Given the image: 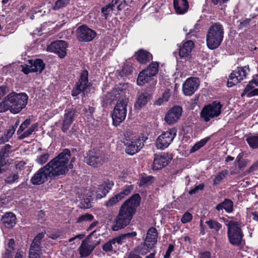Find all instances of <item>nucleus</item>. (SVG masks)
<instances>
[{"label":"nucleus","mask_w":258,"mask_h":258,"mask_svg":"<svg viewBox=\"0 0 258 258\" xmlns=\"http://www.w3.org/2000/svg\"><path fill=\"white\" fill-rule=\"evenodd\" d=\"M67 154L57 155L47 164L40 168L31 177V182L34 185L41 184L49 179H53L68 172L67 166Z\"/></svg>","instance_id":"nucleus-1"},{"label":"nucleus","mask_w":258,"mask_h":258,"mask_svg":"<svg viewBox=\"0 0 258 258\" xmlns=\"http://www.w3.org/2000/svg\"><path fill=\"white\" fill-rule=\"evenodd\" d=\"M127 87V84H119L108 95L111 101H117L112 115L113 123L115 126L118 125L126 117L128 99L125 94Z\"/></svg>","instance_id":"nucleus-2"},{"label":"nucleus","mask_w":258,"mask_h":258,"mask_svg":"<svg viewBox=\"0 0 258 258\" xmlns=\"http://www.w3.org/2000/svg\"><path fill=\"white\" fill-rule=\"evenodd\" d=\"M141 197L138 194L134 195L121 206L112 229L117 231L127 226L133 218L137 207L139 205Z\"/></svg>","instance_id":"nucleus-3"},{"label":"nucleus","mask_w":258,"mask_h":258,"mask_svg":"<svg viewBox=\"0 0 258 258\" xmlns=\"http://www.w3.org/2000/svg\"><path fill=\"white\" fill-rule=\"evenodd\" d=\"M28 99V96L26 93L12 92L0 103V112L9 110L12 113H18L26 107Z\"/></svg>","instance_id":"nucleus-4"},{"label":"nucleus","mask_w":258,"mask_h":258,"mask_svg":"<svg viewBox=\"0 0 258 258\" xmlns=\"http://www.w3.org/2000/svg\"><path fill=\"white\" fill-rule=\"evenodd\" d=\"M224 37V30L219 23L213 24L208 30L206 34L207 47L212 50L218 48L221 44Z\"/></svg>","instance_id":"nucleus-5"},{"label":"nucleus","mask_w":258,"mask_h":258,"mask_svg":"<svg viewBox=\"0 0 258 258\" xmlns=\"http://www.w3.org/2000/svg\"><path fill=\"white\" fill-rule=\"evenodd\" d=\"M158 233L157 230L154 228H150L147 231V236L143 243L139 246V252L140 254L144 255L152 249L157 241Z\"/></svg>","instance_id":"nucleus-6"},{"label":"nucleus","mask_w":258,"mask_h":258,"mask_svg":"<svg viewBox=\"0 0 258 258\" xmlns=\"http://www.w3.org/2000/svg\"><path fill=\"white\" fill-rule=\"evenodd\" d=\"M222 107L221 103L216 101L206 105L201 112V117L205 121L208 122L210 119L220 115Z\"/></svg>","instance_id":"nucleus-7"},{"label":"nucleus","mask_w":258,"mask_h":258,"mask_svg":"<svg viewBox=\"0 0 258 258\" xmlns=\"http://www.w3.org/2000/svg\"><path fill=\"white\" fill-rule=\"evenodd\" d=\"M250 69L248 66L237 67L230 75L227 85L228 87H232L246 78Z\"/></svg>","instance_id":"nucleus-8"},{"label":"nucleus","mask_w":258,"mask_h":258,"mask_svg":"<svg viewBox=\"0 0 258 258\" xmlns=\"http://www.w3.org/2000/svg\"><path fill=\"white\" fill-rule=\"evenodd\" d=\"M228 237L230 243L235 246L239 245L242 240L241 229L234 222L231 221L228 224Z\"/></svg>","instance_id":"nucleus-9"},{"label":"nucleus","mask_w":258,"mask_h":258,"mask_svg":"<svg viewBox=\"0 0 258 258\" xmlns=\"http://www.w3.org/2000/svg\"><path fill=\"white\" fill-rule=\"evenodd\" d=\"M176 136V130L172 128L160 135L156 141V147L158 149L164 150L172 142Z\"/></svg>","instance_id":"nucleus-10"},{"label":"nucleus","mask_w":258,"mask_h":258,"mask_svg":"<svg viewBox=\"0 0 258 258\" xmlns=\"http://www.w3.org/2000/svg\"><path fill=\"white\" fill-rule=\"evenodd\" d=\"M89 86L88 72L86 70H84L80 75L78 82L72 91V96H77L87 89Z\"/></svg>","instance_id":"nucleus-11"},{"label":"nucleus","mask_w":258,"mask_h":258,"mask_svg":"<svg viewBox=\"0 0 258 258\" xmlns=\"http://www.w3.org/2000/svg\"><path fill=\"white\" fill-rule=\"evenodd\" d=\"M77 36L79 41L89 42L95 37L96 33L87 26L82 25L77 29Z\"/></svg>","instance_id":"nucleus-12"},{"label":"nucleus","mask_w":258,"mask_h":258,"mask_svg":"<svg viewBox=\"0 0 258 258\" xmlns=\"http://www.w3.org/2000/svg\"><path fill=\"white\" fill-rule=\"evenodd\" d=\"M182 113V107L180 106L175 105L166 113L164 120L168 125L174 124L179 120Z\"/></svg>","instance_id":"nucleus-13"},{"label":"nucleus","mask_w":258,"mask_h":258,"mask_svg":"<svg viewBox=\"0 0 258 258\" xmlns=\"http://www.w3.org/2000/svg\"><path fill=\"white\" fill-rule=\"evenodd\" d=\"M68 43L63 40H57L52 42L47 47V50L57 54L60 58H63L67 54Z\"/></svg>","instance_id":"nucleus-14"},{"label":"nucleus","mask_w":258,"mask_h":258,"mask_svg":"<svg viewBox=\"0 0 258 258\" xmlns=\"http://www.w3.org/2000/svg\"><path fill=\"white\" fill-rule=\"evenodd\" d=\"M200 81L198 78L187 79L182 85V91L186 96L192 95L198 89Z\"/></svg>","instance_id":"nucleus-15"},{"label":"nucleus","mask_w":258,"mask_h":258,"mask_svg":"<svg viewBox=\"0 0 258 258\" xmlns=\"http://www.w3.org/2000/svg\"><path fill=\"white\" fill-rule=\"evenodd\" d=\"M194 46V42L187 40L183 42L181 46H179L178 54L180 58L185 61L188 60L191 57V51Z\"/></svg>","instance_id":"nucleus-16"},{"label":"nucleus","mask_w":258,"mask_h":258,"mask_svg":"<svg viewBox=\"0 0 258 258\" xmlns=\"http://www.w3.org/2000/svg\"><path fill=\"white\" fill-rule=\"evenodd\" d=\"M144 141L142 138H138L134 140L126 142L125 152L130 155H133L138 153L143 147Z\"/></svg>","instance_id":"nucleus-17"},{"label":"nucleus","mask_w":258,"mask_h":258,"mask_svg":"<svg viewBox=\"0 0 258 258\" xmlns=\"http://www.w3.org/2000/svg\"><path fill=\"white\" fill-rule=\"evenodd\" d=\"M171 157L167 153H163L161 155H155L153 164V169L158 170L167 165Z\"/></svg>","instance_id":"nucleus-18"},{"label":"nucleus","mask_w":258,"mask_h":258,"mask_svg":"<svg viewBox=\"0 0 258 258\" xmlns=\"http://www.w3.org/2000/svg\"><path fill=\"white\" fill-rule=\"evenodd\" d=\"M105 161L104 155L100 153H90L86 159V163L94 167H98Z\"/></svg>","instance_id":"nucleus-19"},{"label":"nucleus","mask_w":258,"mask_h":258,"mask_svg":"<svg viewBox=\"0 0 258 258\" xmlns=\"http://www.w3.org/2000/svg\"><path fill=\"white\" fill-rule=\"evenodd\" d=\"M114 185L112 181L106 180L99 185L96 191V197L97 199H101L105 197Z\"/></svg>","instance_id":"nucleus-20"},{"label":"nucleus","mask_w":258,"mask_h":258,"mask_svg":"<svg viewBox=\"0 0 258 258\" xmlns=\"http://www.w3.org/2000/svg\"><path fill=\"white\" fill-rule=\"evenodd\" d=\"M76 114V111L74 109L66 111L62 121L61 130L66 132L70 127L74 121V117Z\"/></svg>","instance_id":"nucleus-21"},{"label":"nucleus","mask_w":258,"mask_h":258,"mask_svg":"<svg viewBox=\"0 0 258 258\" xmlns=\"http://www.w3.org/2000/svg\"><path fill=\"white\" fill-rule=\"evenodd\" d=\"M97 243L94 244L88 240H83L79 248V254L81 257L88 256L93 250Z\"/></svg>","instance_id":"nucleus-22"},{"label":"nucleus","mask_w":258,"mask_h":258,"mask_svg":"<svg viewBox=\"0 0 258 258\" xmlns=\"http://www.w3.org/2000/svg\"><path fill=\"white\" fill-rule=\"evenodd\" d=\"M152 95L149 92H143L139 95L136 101L134 108L136 110H140L144 107L147 103L151 100Z\"/></svg>","instance_id":"nucleus-23"},{"label":"nucleus","mask_w":258,"mask_h":258,"mask_svg":"<svg viewBox=\"0 0 258 258\" xmlns=\"http://www.w3.org/2000/svg\"><path fill=\"white\" fill-rule=\"evenodd\" d=\"M173 5L176 13L178 15L185 13L189 7L187 0H174Z\"/></svg>","instance_id":"nucleus-24"},{"label":"nucleus","mask_w":258,"mask_h":258,"mask_svg":"<svg viewBox=\"0 0 258 258\" xmlns=\"http://www.w3.org/2000/svg\"><path fill=\"white\" fill-rule=\"evenodd\" d=\"M3 225L7 228H11L16 223V217L15 215L11 212L7 213L1 218Z\"/></svg>","instance_id":"nucleus-25"},{"label":"nucleus","mask_w":258,"mask_h":258,"mask_svg":"<svg viewBox=\"0 0 258 258\" xmlns=\"http://www.w3.org/2000/svg\"><path fill=\"white\" fill-rule=\"evenodd\" d=\"M45 234V232H42L37 235V236L34 238L33 241H32L30 246V250L41 251V240L44 238Z\"/></svg>","instance_id":"nucleus-26"},{"label":"nucleus","mask_w":258,"mask_h":258,"mask_svg":"<svg viewBox=\"0 0 258 258\" xmlns=\"http://www.w3.org/2000/svg\"><path fill=\"white\" fill-rule=\"evenodd\" d=\"M137 59L141 63H146L152 59V55L149 52L141 49L137 52Z\"/></svg>","instance_id":"nucleus-27"},{"label":"nucleus","mask_w":258,"mask_h":258,"mask_svg":"<svg viewBox=\"0 0 258 258\" xmlns=\"http://www.w3.org/2000/svg\"><path fill=\"white\" fill-rule=\"evenodd\" d=\"M28 63L31 67V70H32L33 72H39L41 73L45 68V64L43 63V60L40 59L30 60Z\"/></svg>","instance_id":"nucleus-28"},{"label":"nucleus","mask_w":258,"mask_h":258,"mask_svg":"<svg viewBox=\"0 0 258 258\" xmlns=\"http://www.w3.org/2000/svg\"><path fill=\"white\" fill-rule=\"evenodd\" d=\"M153 76L148 74V71L144 70L139 75L137 79V84L139 86H142L145 83H148L153 79Z\"/></svg>","instance_id":"nucleus-29"},{"label":"nucleus","mask_w":258,"mask_h":258,"mask_svg":"<svg viewBox=\"0 0 258 258\" xmlns=\"http://www.w3.org/2000/svg\"><path fill=\"white\" fill-rule=\"evenodd\" d=\"M219 212L224 209L227 213H231L233 211V202L228 199H225L223 202L219 204L216 207Z\"/></svg>","instance_id":"nucleus-30"},{"label":"nucleus","mask_w":258,"mask_h":258,"mask_svg":"<svg viewBox=\"0 0 258 258\" xmlns=\"http://www.w3.org/2000/svg\"><path fill=\"white\" fill-rule=\"evenodd\" d=\"M136 235V232H132L131 233L121 234L120 236L114 238V240L116 243H117L119 244H121L126 242V241L129 240L130 238L135 237Z\"/></svg>","instance_id":"nucleus-31"},{"label":"nucleus","mask_w":258,"mask_h":258,"mask_svg":"<svg viewBox=\"0 0 258 258\" xmlns=\"http://www.w3.org/2000/svg\"><path fill=\"white\" fill-rule=\"evenodd\" d=\"M15 240L13 239H10L6 246V252L4 256V258H11L13 253L14 252Z\"/></svg>","instance_id":"nucleus-32"},{"label":"nucleus","mask_w":258,"mask_h":258,"mask_svg":"<svg viewBox=\"0 0 258 258\" xmlns=\"http://www.w3.org/2000/svg\"><path fill=\"white\" fill-rule=\"evenodd\" d=\"M246 141L250 148L252 149L258 148V134H249L246 137Z\"/></svg>","instance_id":"nucleus-33"},{"label":"nucleus","mask_w":258,"mask_h":258,"mask_svg":"<svg viewBox=\"0 0 258 258\" xmlns=\"http://www.w3.org/2000/svg\"><path fill=\"white\" fill-rule=\"evenodd\" d=\"M15 133V130L13 128H9L0 137V145L5 144L8 142L12 138Z\"/></svg>","instance_id":"nucleus-34"},{"label":"nucleus","mask_w":258,"mask_h":258,"mask_svg":"<svg viewBox=\"0 0 258 258\" xmlns=\"http://www.w3.org/2000/svg\"><path fill=\"white\" fill-rule=\"evenodd\" d=\"M94 216L91 214L86 213L81 215L77 219L76 222L79 224H85L93 221Z\"/></svg>","instance_id":"nucleus-35"},{"label":"nucleus","mask_w":258,"mask_h":258,"mask_svg":"<svg viewBox=\"0 0 258 258\" xmlns=\"http://www.w3.org/2000/svg\"><path fill=\"white\" fill-rule=\"evenodd\" d=\"M159 69V63L156 62H152L151 63L145 71H148V74H150L152 76L154 77L158 73Z\"/></svg>","instance_id":"nucleus-36"},{"label":"nucleus","mask_w":258,"mask_h":258,"mask_svg":"<svg viewBox=\"0 0 258 258\" xmlns=\"http://www.w3.org/2000/svg\"><path fill=\"white\" fill-rule=\"evenodd\" d=\"M170 96V90L169 89H167L163 94L161 97H160L158 99L155 101L154 104L159 106L161 105L168 100Z\"/></svg>","instance_id":"nucleus-37"},{"label":"nucleus","mask_w":258,"mask_h":258,"mask_svg":"<svg viewBox=\"0 0 258 258\" xmlns=\"http://www.w3.org/2000/svg\"><path fill=\"white\" fill-rule=\"evenodd\" d=\"M38 125L37 123L32 124L26 131L22 132L19 137L20 139H23L30 136L33 132H34L37 128Z\"/></svg>","instance_id":"nucleus-38"},{"label":"nucleus","mask_w":258,"mask_h":258,"mask_svg":"<svg viewBox=\"0 0 258 258\" xmlns=\"http://www.w3.org/2000/svg\"><path fill=\"white\" fill-rule=\"evenodd\" d=\"M154 181V177L151 176L142 177L139 182V186L146 187L151 185Z\"/></svg>","instance_id":"nucleus-39"},{"label":"nucleus","mask_w":258,"mask_h":258,"mask_svg":"<svg viewBox=\"0 0 258 258\" xmlns=\"http://www.w3.org/2000/svg\"><path fill=\"white\" fill-rule=\"evenodd\" d=\"M61 154H67V155L68 156L67 157L68 160L66 161L67 162L66 165H67V166L70 167V168H68V171H69L70 169L73 168V163L75 161V158L74 157H73L72 158H71V152H70V151L68 149H64L62 151V152H61L60 153H59L58 155H59Z\"/></svg>","instance_id":"nucleus-40"},{"label":"nucleus","mask_w":258,"mask_h":258,"mask_svg":"<svg viewBox=\"0 0 258 258\" xmlns=\"http://www.w3.org/2000/svg\"><path fill=\"white\" fill-rule=\"evenodd\" d=\"M228 172L227 170H222L215 175L213 180V184L217 185L219 184L222 180L227 175Z\"/></svg>","instance_id":"nucleus-41"},{"label":"nucleus","mask_w":258,"mask_h":258,"mask_svg":"<svg viewBox=\"0 0 258 258\" xmlns=\"http://www.w3.org/2000/svg\"><path fill=\"white\" fill-rule=\"evenodd\" d=\"M10 159L0 157V173L6 172L10 164Z\"/></svg>","instance_id":"nucleus-42"},{"label":"nucleus","mask_w":258,"mask_h":258,"mask_svg":"<svg viewBox=\"0 0 258 258\" xmlns=\"http://www.w3.org/2000/svg\"><path fill=\"white\" fill-rule=\"evenodd\" d=\"M206 223L208 225L210 229H214L216 231H218L222 228V225L214 220H210L206 221Z\"/></svg>","instance_id":"nucleus-43"},{"label":"nucleus","mask_w":258,"mask_h":258,"mask_svg":"<svg viewBox=\"0 0 258 258\" xmlns=\"http://www.w3.org/2000/svg\"><path fill=\"white\" fill-rule=\"evenodd\" d=\"M114 239L106 242L102 246L103 251L107 253H110L113 251V245L115 244Z\"/></svg>","instance_id":"nucleus-44"},{"label":"nucleus","mask_w":258,"mask_h":258,"mask_svg":"<svg viewBox=\"0 0 258 258\" xmlns=\"http://www.w3.org/2000/svg\"><path fill=\"white\" fill-rule=\"evenodd\" d=\"M209 139L210 138L207 137L201 140L200 141L195 144V145L192 147V149H191L190 152H194L199 150V149H200L201 148H202V147H203L207 143V142L209 141Z\"/></svg>","instance_id":"nucleus-45"},{"label":"nucleus","mask_w":258,"mask_h":258,"mask_svg":"<svg viewBox=\"0 0 258 258\" xmlns=\"http://www.w3.org/2000/svg\"><path fill=\"white\" fill-rule=\"evenodd\" d=\"M118 3L119 4L117 7L118 11L121 10L126 6V2L124 0H112L111 3L109 4V5L114 9L115 5H117Z\"/></svg>","instance_id":"nucleus-46"},{"label":"nucleus","mask_w":258,"mask_h":258,"mask_svg":"<svg viewBox=\"0 0 258 258\" xmlns=\"http://www.w3.org/2000/svg\"><path fill=\"white\" fill-rule=\"evenodd\" d=\"M133 189L132 185H127L125 186L123 190L120 191L118 195L121 199H123L125 196L130 194L131 191Z\"/></svg>","instance_id":"nucleus-47"},{"label":"nucleus","mask_w":258,"mask_h":258,"mask_svg":"<svg viewBox=\"0 0 258 258\" xmlns=\"http://www.w3.org/2000/svg\"><path fill=\"white\" fill-rule=\"evenodd\" d=\"M138 138V137L135 136L133 132L131 131H127L124 134V138L123 139L124 144L125 145L126 142H130L134 140L135 139H137Z\"/></svg>","instance_id":"nucleus-48"},{"label":"nucleus","mask_w":258,"mask_h":258,"mask_svg":"<svg viewBox=\"0 0 258 258\" xmlns=\"http://www.w3.org/2000/svg\"><path fill=\"white\" fill-rule=\"evenodd\" d=\"M11 148V145L9 144L5 145L0 151V157L9 159V155L10 153Z\"/></svg>","instance_id":"nucleus-49"},{"label":"nucleus","mask_w":258,"mask_h":258,"mask_svg":"<svg viewBox=\"0 0 258 258\" xmlns=\"http://www.w3.org/2000/svg\"><path fill=\"white\" fill-rule=\"evenodd\" d=\"M70 0H57L53 7V10H57L67 6Z\"/></svg>","instance_id":"nucleus-50"},{"label":"nucleus","mask_w":258,"mask_h":258,"mask_svg":"<svg viewBox=\"0 0 258 258\" xmlns=\"http://www.w3.org/2000/svg\"><path fill=\"white\" fill-rule=\"evenodd\" d=\"M258 86V82H257L255 80H252L246 85L245 88L243 93L242 94L241 96H243L244 94H247L252 90V89L255 87Z\"/></svg>","instance_id":"nucleus-51"},{"label":"nucleus","mask_w":258,"mask_h":258,"mask_svg":"<svg viewBox=\"0 0 258 258\" xmlns=\"http://www.w3.org/2000/svg\"><path fill=\"white\" fill-rule=\"evenodd\" d=\"M49 154L47 153L42 154L37 157L36 162L39 165H43L49 159Z\"/></svg>","instance_id":"nucleus-52"},{"label":"nucleus","mask_w":258,"mask_h":258,"mask_svg":"<svg viewBox=\"0 0 258 258\" xmlns=\"http://www.w3.org/2000/svg\"><path fill=\"white\" fill-rule=\"evenodd\" d=\"M18 178L19 174L17 173H12L7 176L5 181L8 184H12L17 181Z\"/></svg>","instance_id":"nucleus-53"},{"label":"nucleus","mask_w":258,"mask_h":258,"mask_svg":"<svg viewBox=\"0 0 258 258\" xmlns=\"http://www.w3.org/2000/svg\"><path fill=\"white\" fill-rule=\"evenodd\" d=\"M121 200L122 199L120 198V197H119L118 195L117 194L114 196V197H112L111 199H110L106 203L105 205L107 207H112Z\"/></svg>","instance_id":"nucleus-54"},{"label":"nucleus","mask_w":258,"mask_h":258,"mask_svg":"<svg viewBox=\"0 0 258 258\" xmlns=\"http://www.w3.org/2000/svg\"><path fill=\"white\" fill-rule=\"evenodd\" d=\"M31 120L29 119H26L20 126L17 131V134L20 135L30 124Z\"/></svg>","instance_id":"nucleus-55"},{"label":"nucleus","mask_w":258,"mask_h":258,"mask_svg":"<svg viewBox=\"0 0 258 258\" xmlns=\"http://www.w3.org/2000/svg\"><path fill=\"white\" fill-rule=\"evenodd\" d=\"M113 9H114L113 7H112V6H110L109 4L102 8V13L103 14L105 19H107L110 13L112 12Z\"/></svg>","instance_id":"nucleus-56"},{"label":"nucleus","mask_w":258,"mask_h":258,"mask_svg":"<svg viewBox=\"0 0 258 258\" xmlns=\"http://www.w3.org/2000/svg\"><path fill=\"white\" fill-rule=\"evenodd\" d=\"M133 71L132 68L130 66H124L122 69L121 72H119V75L123 76L124 75L127 76L131 74Z\"/></svg>","instance_id":"nucleus-57"},{"label":"nucleus","mask_w":258,"mask_h":258,"mask_svg":"<svg viewBox=\"0 0 258 258\" xmlns=\"http://www.w3.org/2000/svg\"><path fill=\"white\" fill-rule=\"evenodd\" d=\"M204 184L203 183H201L198 185H196L195 187L194 188H193L192 189H190L188 193L189 195H192L193 194H196L197 192H198V191L199 190H203L204 188Z\"/></svg>","instance_id":"nucleus-58"},{"label":"nucleus","mask_w":258,"mask_h":258,"mask_svg":"<svg viewBox=\"0 0 258 258\" xmlns=\"http://www.w3.org/2000/svg\"><path fill=\"white\" fill-rule=\"evenodd\" d=\"M192 218V215L189 213L186 212L182 217L181 221L183 223H186L190 221Z\"/></svg>","instance_id":"nucleus-59"},{"label":"nucleus","mask_w":258,"mask_h":258,"mask_svg":"<svg viewBox=\"0 0 258 258\" xmlns=\"http://www.w3.org/2000/svg\"><path fill=\"white\" fill-rule=\"evenodd\" d=\"M9 91V88L7 86H2L0 87V100Z\"/></svg>","instance_id":"nucleus-60"},{"label":"nucleus","mask_w":258,"mask_h":258,"mask_svg":"<svg viewBox=\"0 0 258 258\" xmlns=\"http://www.w3.org/2000/svg\"><path fill=\"white\" fill-rule=\"evenodd\" d=\"M174 247L173 245L170 244L168 246V249L167 250L165 254L164 255V258H169L170 256L171 253L174 250Z\"/></svg>","instance_id":"nucleus-61"},{"label":"nucleus","mask_w":258,"mask_h":258,"mask_svg":"<svg viewBox=\"0 0 258 258\" xmlns=\"http://www.w3.org/2000/svg\"><path fill=\"white\" fill-rule=\"evenodd\" d=\"M22 71L25 74H28L29 73L33 72L32 70H31V67L30 66L29 63L25 66H22Z\"/></svg>","instance_id":"nucleus-62"},{"label":"nucleus","mask_w":258,"mask_h":258,"mask_svg":"<svg viewBox=\"0 0 258 258\" xmlns=\"http://www.w3.org/2000/svg\"><path fill=\"white\" fill-rule=\"evenodd\" d=\"M40 251L30 250L29 258H40Z\"/></svg>","instance_id":"nucleus-63"},{"label":"nucleus","mask_w":258,"mask_h":258,"mask_svg":"<svg viewBox=\"0 0 258 258\" xmlns=\"http://www.w3.org/2000/svg\"><path fill=\"white\" fill-rule=\"evenodd\" d=\"M198 258H212L211 253L209 251L202 252L199 253Z\"/></svg>","instance_id":"nucleus-64"}]
</instances>
